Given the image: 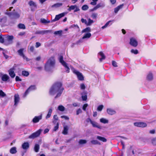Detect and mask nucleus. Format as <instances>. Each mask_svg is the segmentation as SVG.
<instances>
[{
  "label": "nucleus",
  "instance_id": "f257e3e1",
  "mask_svg": "<svg viewBox=\"0 0 156 156\" xmlns=\"http://www.w3.org/2000/svg\"><path fill=\"white\" fill-rule=\"evenodd\" d=\"M64 90L62 83L61 81H56L51 87L49 93L51 95H54L56 93H57L55 97L56 99L61 96Z\"/></svg>",
  "mask_w": 156,
  "mask_h": 156
},
{
  "label": "nucleus",
  "instance_id": "20e7f679",
  "mask_svg": "<svg viewBox=\"0 0 156 156\" xmlns=\"http://www.w3.org/2000/svg\"><path fill=\"white\" fill-rule=\"evenodd\" d=\"M36 89V87L35 85H32L30 86L26 90L23 95V97H25L31 91L34 90Z\"/></svg>",
  "mask_w": 156,
  "mask_h": 156
},
{
  "label": "nucleus",
  "instance_id": "bb28decb",
  "mask_svg": "<svg viewBox=\"0 0 156 156\" xmlns=\"http://www.w3.org/2000/svg\"><path fill=\"white\" fill-rule=\"evenodd\" d=\"M10 153L12 154H14L16 153L17 151L15 147H13L11 148L10 150Z\"/></svg>",
  "mask_w": 156,
  "mask_h": 156
},
{
  "label": "nucleus",
  "instance_id": "680f3d73",
  "mask_svg": "<svg viewBox=\"0 0 156 156\" xmlns=\"http://www.w3.org/2000/svg\"><path fill=\"white\" fill-rule=\"evenodd\" d=\"M4 42V38L1 35H0V43H3Z\"/></svg>",
  "mask_w": 156,
  "mask_h": 156
},
{
  "label": "nucleus",
  "instance_id": "0e129e2a",
  "mask_svg": "<svg viewBox=\"0 0 156 156\" xmlns=\"http://www.w3.org/2000/svg\"><path fill=\"white\" fill-rule=\"evenodd\" d=\"M88 104H84L83 106V109L84 111H85L86 110V108Z\"/></svg>",
  "mask_w": 156,
  "mask_h": 156
},
{
  "label": "nucleus",
  "instance_id": "9d476101",
  "mask_svg": "<svg viewBox=\"0 0 156 156\" xmlns=\"http://www.w3.org/2000/svg\"><path fill=\"white\" fill-rule=\"evenodd\" d=\"M72 10H74V12H75L80 11L79 8L76 5H72L69 7L68 9V10L69 11H71Z\"/></svg>",
  "mask_w": 156,
  "mask_h": 156
},
{
  "label": "nucleus",
  "instance_id": "aec40b11",
  "mask_svg": "<svg viewBox=\"0 0 156 156\" xmlns=\"http://www.w3.org/2000/svg\"><path fill=\"white\" fill-rule=\"evenodd\" d=\"M29 145L28 142H24L22 145V147L24 149H27L29 148Z\"/></svg>",
  "mask_w": 156,
  "mask_h": 156
},
{
  "label": "nucleus",
  "instance_id": "9b49d317",
  "mask_svg": "<svg viewBox=\"0 0 156 156\" xmlns=\"http://www.w3.org/2000/svg\"><path fill=\"white\" fill-rule=\"evenodd\" d=\"M42 115L41 114L38 116H35L33 119L32 122L33 123H37L40 120L42 119Z\"/></svg>",
  "mask_w": 156,
  "mask_h": 156
},
{
  "label": "nucleus",
  "instance_id": "a878e982",
  "mask_svg": "<svg viewBox=\"0 0 156 156\" xmlns=\"http://www.w3.org/2000/svg\"><path fill=\"white\" fill-rule=\"evenodd\" d=\"M97 138L98 140L103 141V142H106L107 141V139L105 137H101L100 136H97Z\"/></svg>",
  "mask_w": 156,
  "mask_h": 156
},
{
  "label": "nucleus",
  "instance_id": "0eeeda50",
  "mask_svg": "<svg viewBox=\"0 0 156 156\" xmlns=\"http://www.w3.org/2000/svg\"><path fill=\"white\" fill-rule=\"evenodd\" d=\"M129 44L132 46L136 47L138 45V42L135 39L132 37L130 38Z\"/></svg>",
  "mask_w": 156,
  "mask_h": 156
},
{
  "label": "nucleus",
  "instance_id": "cd10ccee",
  "mask_svg": "<svg viewBox=\"0 0 156 156\" xmlns=\"http://www.w3.org/2000/svg\"><path fill=\"white\" fill-rule=\"evenodd\" d=\"M52 112V109L51 108H50L49 110V111L48 114H47L46 117V119H47L49 118L51 115V114Z\"/></svg>",
  "mask_w": 156,
  "mask_h": 156
},
{
  "label": "nucleus",
  "instance_id": "4d7b16f0",
  "mask_svg": "<svg viewBox=\"0 0 156 156\" xmlns=\"http://www.w3.org/2000/svg\"><path fill=\"white\" fill-rule=\"evenodd\" d=\"M112 66L115 67H117L118 66L117 62L115 61H112Z\"/></svg>",
  "mask_w": 156,
  "mask_h": 156
},
{
  "label": "nucleus",
  "instance_id": "4468645a",
  "mask_svg": "<svg viewBox=\"0 0 156 156\" xmlns=\"http://www.w3.org/2000/svg\"><path fill=\"white\" fill-rule=\"evenodd\" d=\"M20 99L19 96L18 94L14 95V105H16L18 103Z\"/></svg>",
  "mask_w": 156,
  "mask_h": 156
},
{
  "label": "nucleus",
  "instance_id": "37998d69",
  "mask_svg": "<svg viewBox=\"0 0 156 156\" xmlns=\"http://www.w3.org/2000/svg\"><path fill=\"white\" fill-rule=\"evenodd\" d=\"M88 8V6L86 5H83L82 7V10L84 11L87 10Z\"/></svg>",
  "mask_w": 156,
  "mask_h": 156
},
{
  "label": "nucleus",
  "instance_id": "6ab92c4d",
  "mask_svg": "<svg viewBox=\"0 0 156 156\" xmlns=\"http://www.w3.org/2000/svg\"><path fill=\"white\" fill-rule=\"evenodd\" d=\"M28 4L30 6H33L35 8H37V5L33 1L30 0L28 2Z\"/></svg>",
  "mask_w": 156,
  "mask_h": 156
},
{
  "label": "nucleus",
  "instance_id": "5fc2aeb1",
  "mask_svg": "<svg viewBox=\"0 0 156 156\" xmlns=\"http://www.w3.org/2000/svg\"><path fill=\"white\" fill-rule=\"evenodd\" d=\"M6 96V94L2 90H0V96L2 97H4Z\"/></svg>",
  "mask_w": 156,
  "mask_h": 156
},
{
  "label": "nucleus",
  "instance_id": "6e6d98bb",
  "mask_svg": "<svg viewBox=\"0 0 156 156\" xmlns=\"http://www.w3.org/2000/svg\"><path fill=\"white\" fill-rule=\"evenodd\" d=\"M14 37L12 35L8 36L7 37V39L9 41H12Z\"/></svg>",
  "mask_w": 156,
  "mask_h": 156
},
{
  "label": "nucleus",
  "instance_id": "8fccbe9b",
  "mask_svg": "<svg viewBox=\"0 0 156 156\" xmlns=\"http://www.w3.org/2000/svg\"><path fill=\"white\" fill-rule=\"evenodd\" d=\"M131 52L132 53L136 55L138 53V51L137 49L134 50L132 49L131 50Z\"/></svg>",
  "mask_w": 156,
  "mask_h": 156
},
{
  "label": "nucleus",
  "instance_id": "f3484780",
  "mask_svg": "<svg viewBox=\"0 0 156 156\" xmlns=\"http://www.w3.org/2000/svg\"><path fill=\"white\" fill-rule=\"evenodd\" d=\"M153 74L151 72H149L147 75V80L148 81H151L153 79Z\"/></svg>",
  "mask_w": 156,
  "mask_h": 156
},
{
  "label": "nucleus",
  "instance_id": "473e14b6",
  "mask_svg": "<svg viewBox=\"0 0 156 156\" xmlns=\"http://www.w3.org/2000/svg\"><path fill=\"white\" fill-rule=\"evenodd\" d=\"M100 122L102 123L105 124L107 123L108 122V120L104 118H101L100 119Z\"/></svg>",
  "mask_w": 156,
  "mask_h": 156
},
{
  "label": "nucleus",
  "instance_id": "ddd939ff",
  "mask_svg": "<svg viewBox=\"0 0 156 156\" xmlns=\"http://www.w3.org/2000/svg\"><path fill=\"white\" fill-rule=\"evenodd\" d=\"M2 80L4 82H6L9 81V77L6 74H3L1 77Z\"/></svg>",
  "mask_w": 156,
  "mask_h": 156
},
{
  "label": "nucleus",
  "instance_id": "79ce46f5",
  "mask_svg": "<svg viewBox=\"0 0 156 156\" xmlns=\"http://www.w3.org/2000/svg\"><path fill=\"white\" fill-rule=\"evenodd\" d=\"M56 123V125L54 127V129H53V131H57L58 129L59 128V123L58 122H57Z\"/></svg>",
  "mask_w": 156,
  "mask_h": 156
},
{
  "label": "nucleus",
  "instance_id": "72a5a7b5",
  "mask_svg": "<svg viewBox=\"0 0 156 156\" xmlns=\"http://www.w3.org/2000/svg\"><path fill=\"white\" fill-rule=\"evenodd\" d=\"M22 74L24 76H27L29 75V73L28 72L24 70L22 71Z\"/></svg>",
  "mask_w": 156,
  "mask_h": 156
},
{
  "label": "nucleus",
  "instance_id": "c03bdc74",
  "mask_svg": "<svg viewBox=\"0 0 156 156\" xmlns=\"http://www.w3.org/2000/svg\"><path fill=\"white\" fill-rule=\"evenodd\" d=\"M88 22H87V26L90 25L91 24L93 23L94 22L93 20H91L90 18L88 19Z\"/></svg>",
  "mask_w": 156,
  "mask_h": 156
},
{
  "label": "nucleus",
  "instance_id": "338daca9",
  "mask_svg": "<svg viewBox=\"0 0 156 156\" xmlns=\"http://www.w3.org/2000/svg\"><path fill=\"white\" fill-rule=\"evenodd\" d=\"M82 111L80 108L78 109L76 111V114L77 115H78L80 113H81Z\"/></svg>",
  "mask_w": 156,
  "mask_h": 156
},
{
  "label": "nucleus",
  "instance_id": "ea45409f",
  "mask_svg": "<svg viewBox=\"0 0 156 156\" xmlns=\"http://www.w3.org/2000/svg\"><path fill=\"white\" fill-rule=\"evenodd\" d=\"M91 143L93 144H100V143L98 140H93L91 141Z\"/></svg>",
  "mask_w": 156,
  "mask_h": 156
},
{
  "label": "nucleus",
  "instance_id": "7c9ffc66",
  "mask_svg": "<svg viewBox=\"0 0 156 156\" xmlns=\"http://www.w3.org/2000/svg\"><path fill=\"white\" fill-rule=\"evenodd\" d=\"M62 66H64L66 68V72L67 73H69L70 71V69L68 66L67 63H66Z\"/></svg>",
  "mask_w": 156,
  "mask_h": 156
},
{
  "label": "nucleus",
  "instance_id": "58836bf2",
  "mask_svg": "<svg viewBox=\"0 0 156 156\" xmlns=\"http://www.w3.org/2000/svg\"><path fill=\"white\" fill-rule=\"evenodd\" d=\"M87 141L86 140L81 139L79 140V143L80 144H85L87 143Z\"/></svg>",
  "mask_w": 156,
  "mask_h": 156
},
{
  "label": "nucleus",
  "instance_id": "774afa93",
  "mask_svg": "<svg viewBox=\"0 0 156 156\" xmlns=\"http://www.w3.org/2000/svg\"><path fill=\"white\" fill-rule=\"evenodd\" d=\"M41 45V43L39 42H37L36 43L35 47L36 48H37L39 47Z\"/></svg>",
  "mask_w": 156,
  "mask_h": 156
},
{
  "label": "nucleus",
  "instance_id": "393cba45",
  "mask_svg": "<svg viewBox=\"0 0 156 156\" xmlns=\"http://www.w3.org/2000/svg\"><path fill=\"white\" fill-rule=\"evenodd\" d=\"M59 61L61 63L62 65L66 63V62L64 61L63 59V57L62 55H60L59 58Z\"/></svg>",
  "mask_w": 156,
  "mask_h": 156
},
{
  "label": "nucleus",
  "instance_id": "dca6fc26",
  "mask_svg": "<svg viewBox=\"0 0 156 156\" xmlns=\"http://www.w3.org/2000/svg\"><path fill=\"white\" fill-rule=\"evenodd\" d=\"M91 124L94 127L97 128L99 129H101V127L95 122L91 121Z\"/></svg>",
  "mask_w": 156,
  "mask_h": 156
},
{
  "label": "nucleus",
  "instance_id": "2f4dec72",
  "mask_svg": "<svg viewBox=\"0 0 156 156\" xmlns=\"http://www.w3.org/2000/svg\"><path fill=\"white\" fill-rule=\"evenodd\" d=\"M62 3H56L55 4L51 6V7H55L58 8L60 7L62 5Z\"/></svg>",
  "mask_w": 156,
  "mask_h": 156
},
{
  "label": "nucleus",
  "instance_id": "603ef678",
  "mask_svg": "<svg viewBox=\"0 0 156 156\" xmlns=\"http://www.w3.org/2000/svg\"><path fill=\"white\" fill-rule=\"evenodd\" d=\"M111 21L110 20L108 21L105 24V25L101 27L102 29H104L106 27L109 25Z\"/></svg>",
  "mask_w": 156,
  "mask_h": 156
},
{
  "label": "nucleus",
  "instance_id": "f8f14e48",
  "mask_svg": "<svg viewBox=\"0 0 156 156\" xmlns=\"http://www.w3.org/2000/svg\"><path fill=\"white\" fill-rule=\"evenodd\" d=\"M14 68L13 67L12 68L8 70L9 75L12 78H14L15 76H16V74L14 72Z\"/></svg>",
  "mask_w": 156,
  "mask_h": 156
},
{
  "label": "nucleus",
  "instance_id": "423d86ee",
  "mask_svg": "<svg viewBox=\"0 0 156 156\" xmlns=\"http://www.w3.org/2000/svg\"><path fill=\"white\" fill-rule=\"evenodd\" d=\"M73 73L77 76L79 80L82 81L84 80V77L81 73L75 69L73 70Z\"/></svg>",
  "mask_w": 156,
  "mask_h": 156
},
{
  "label": "nucleus",
  "instance_id": "bf43d9fd",
  "mask_svg": "<svg viewBox=\"0 0 156 156\" xmlns=\"http://www.w3.org/2000/svg\"><path fill=\"white\" fill-rule=\"evenodd\" d=\"M82 100L83 101H86L87 99V95H85L84 96H82Z\"/></svg>",
  "mask_w": 156,
  "mask_h": 156
},
{
  "label": "nucleus",
  "instance_id": "de8ad7c7",
  "mask_svg": "<svg viewBox=\"0 0 156 156\" xmlns=\"http://www.w3.org/2000/svg\"><path fill=\"white\" fill-rule=\"evenodd\" d=\"M62 30H60L55 31L54 33V34L55 35L59 34L61 35L62 34Z\"/></svg>",
  "mask_w": 156,
  "mask_h": 156
},
{
  "label": "nucleus",
  "instance_id": "4be33fe9",
  "mask_svg": "<svg viewBox=\"0 0 156 156\" xmlns=\"http://www.w3.org/2000/svg\"><path fill=\"white\" fill-rule=\"evenodd\" d=\"M12 15L16 18H18L20 17V15L17 12H15V9L13 10Z\"/></svg>",
  "mask_w": 156,
  "mask_h": 156
},
{
  "label": "nucleus",
  "instance_id": "7ed1b4c3",
  "mask_svg": "<svg viewBox=\"0 0 156 156\" xmlns=\"http://www.w3.org/2000/svg\"><path fill=\"white\" fill-rule=\"evenodd\" d=\"M41 129H39L36 132L32 133L31 134L28 136L29 139H34L36 137H38L40 135Z\"/></svg>",
  "mask_w": 156,
  "mask_h": 156
},
{
  "label": "nucleus",
  "instance_id": "f03ea898",
  "mask_svg": "<svg viewBox=\"0 0 156 156\" xmlns=\"http://www.w3.org/2000/svg\"><path fill=\"white\" fill-rule=\"evenodd\" d=\"M55 63V61L54 57H51L48 60L46 63L44 67L45 69L46 70H48L49 66H54Z\"/></svg>",
  "mask_w": 156,
  "mask_h": 156
},
{
  "label": "nucleus",
  "instance_id": "c756f323",
  "mask_svg": "<svg viewBox=\"0 0 156 156\" xmlns=\"http://www.w3.org/2000/svg\"><path fill=\"white\" fill-rule=\"evenodd\" d=\"M17 27L19 28L20 29H26L25 26L23 24L19 23L18 24Z\"/></svg>",
  "mask_w": 156,
  "mask_h": 156
},
{
  "label": "nucleus",
  "instance_id": "a211bd4d",
  "mask_svg": "<svg viewBox=\"0 0 156 156\" xmlns=\"http://www.w3.org/2000/svg\"><path fill=\"white\" fill-rule=\"evenodd\" d=\"M103 6V5L102 3H99L98 4L95 6L92 9H91L92 11H94V10H96L97 9Z\"/></svg>",
  "mask_w": 156,
  "mask_h": 156
},
{
  "label": "nucleus",
  "instance_id": "69168bd1",
  "mask_svg": "<svg viewBox=\"0 0 156 156\" xmlns=\"http://www.w3.org/2000/svg\"><path fill=\"white\" fill-rule=\"evenodd\" d=\"M15 80L16 81H22V80L18 76H16Z\"/></svg>",
  "mask_w": 156,
  "mask_h": 156
},
{
  "label": "nucleus",
  "instance_id": "b1692460",
  "mask_svg": "<svg viewBox=\"0 0 156 156\" xmlns=\"http://www.w3.org/2000/svg\"><path fill=\"white\" fill-rule=\"evenodd\" d=\"M91 34L90 33H88L85 34L82 37V39L89 38L91 37Z\"/></svg>",
  "mask_w": 156,
  "mask_h": 156
},
{
  "label": "nucleus",
  "instance_id": "4c0bfd02",
  "mask_svg": "<svg viewBox=\"0 0 156 156\" xmlns=\"http://www.w3.org/2000/svg\"><path fill=\"white\" fill-rule=\"evenodd\" d=\"M91 31V29L90 27H87L86 28L82 30V32L84 33V32H90Z\"/></svg>",
  "mask_w": 156,
  "mask_h": 156
},
{
  "label": "nucleus",
  "instance_id": "f704fd0d",
  "mask_svg": "<svg viewBox=\"0 0 156 156\" xmlns=\"http://www.w3.org/2000/svg\"><path fill=\"white\" fill-rule=\"evenodd\" d=\"M46 33L45 31H37L35 33V34H44Z\"/></svg>",
  "mask_w": 156,
  "mask_h": 156
},
{
  "label": "nucleus",
  "instance_id": "3c124183",
  "mask_svg": "<svg viewBox=\"0 0 156 156\" xmlns=\"http://www.w3.org/2000/svg\"><path fill=\"white\" fill-rule=\"evenodd\" d=\"M28 49L30 52H33L34 50V47L33 46H30L28 48Z\"/></svg>",
  "mask_w": 156,
  "mask_h": 156
},
{
  "label": "nucleus",
  "instance_id": "a19ab883",
  "mask_svg": "<svg viewBox=\"0 0 156 156\" xmlns=\"http://www.w3.org/2000/svg\"><path fill=\"white\" fill-rule=\"evenodd\" d=\"M58 109L61 111H63L65 110V107L62 105H59L58 107Z\"/></svg>",
  "mask_w": 156,
  "mask_h": 156
},
{
  "label": "nucleus",
  "instance_id": "a18cd8bd",
  "mask_svg": "<svg viewBox=\"0 0 156 156\" xmlns=\"http://www.w3.org/2000/svg\"><path fill=\"white\" fill-rule=\"evenodd\" d=\"M98 16V14L97 13H93L92 14L91 17L93 19H96L97 17Z\"/></svg>",
  "mask_w": 156,
  "mask_h": 156
},
{
  "label": "nucleus",
  "instance_id": "49530a36",
  "mask_svg": "<svg viewBox=\"0 0 156 156\" xmlns=\"http://www.w3.org/2000/svg\"><path fill=\"white\" fill-rule=\"evenodd\" d=\"M103 108V105H100L98 106L97 108V110L99 111H101L102 110Z\"/></svg>",
  "mask_w": 156,
  "mask_h": 156
},
{
  "label": "nucleus",
  "instance_id": "864d4df0",
  "mask_svg": "<svg viewBox=\"0 0 156 156\" xmlns=\"http://www.w3.org/2000/svg\"><path fill=\"white\" fill-rule=\"evenodd\" d=\"M92 2L90 3V4L93 5H96L97 4V2L98 0H92Z\"/></svg>",
  "mask_w": 156,
  "mask_h": 156
},
{
  "label": "nucleus",
  "instance_id": "052dcab7",
  "mask_svg": "<svg viewBox=\"0 0 156 156\" xmlns=\"http://www.w3.org/2000/svg\"><path fill=\"white\" fill-rule=\"evenodd\" d=\"M61 117L62 119H65V120H69V118L66 116H65V115L61 116Z\"/></svg>",
  "mask_w": 156,
  "mask_h": 156
},
{
  "label": "nucleus",
  "instance_id": "2eb2a0df",
  "mask_svg": "<svg viewBox=\"0 0 156 156\" xmlns=\"http://www.w3.org/2000/svg\"><path fill=\"white\" fill-rule=\"evenodd\" d=\"M107 113L110 115H113L115 114L116 113V111L112 108H107Z\"/></svg>",
  "mask_w": 156,
  "mask_h": 156
},
{
  "label": "nucleus",
  "instance_id": "412c9836",
  "mask_svg": "<svg viewBox=\"0 0 156 156\" xmlns=\"http://www.w3.org/2000/svg\"><path fill=\"white\" fill-rule=\"evenodd\" d=\"M68 127L67 126H65L63 127V130L62 131V133L66 135L68 134Z\"/></svg>",
  "mask_w": 156,
  "mask_h": 156
},
{
  "label": "nucleus",
  "instance_id": "39448f33",
  "mask_svg": "<svg viewBox=\"0 0 156 156\" xmlns=\"http://www.w3.org/2000/svg\"><path fill=\"white\" fill-rule=\"evenodd\" d=\"M24 50V48H21L19 50H18L17 51L18 54L20 56L22 57L24 59L26 60L27 61H29V59L25 56L24 54L23 51Z\"/></svg>",
  "mask_w": 156,
  "mask_h": 156
},
{
  "label": "nucleus",
  "instance_id": "e2e57ef3",
  "mask_svg": "<svg viewBox=\"0 0 156 156\" xmlns=\"http://www.w3.org/2000/svg\"><path fill=\"white\" fill-rule=\"evenodd\" d=\"M81 21L82 23H84L85 24L87 25V22L86 20L82 18L81 19Z\"/></svg>",
  "mask_w": 156,
  "mask_h": 156
},
{
  "label": "nucleus",
  "instance_id": "09e8293b",
  "mask_svg": "<svg viewBox=\"0 0 156 156\" xmlns=\"http://www.w3.org/2000/svg\"><path fill=\"white\" fill-rule=\"evenodd\" d=\"M151 143L153 145L156 146V137L153 138L151 140Z\"/></svg>",
  "mask_w": 156,
  "mask_h": 156
},
{
  "label": "nucleus",
  "instance_id": "e433bc0d",
  "mask_svg": "<svg viewBox=\"0 0 156 156\" xmlns=\"http://www.w3.org/2000/svg\"><path fill=\"white\" fill-rule=\"evenodd\" d=\"M41 23H50L49 20H46L44 18H41Z\"/></svg>",
  "mask_w": 156,
  "mask_h": 156
},
{
  "label": "nucleus",
  "instance_id": "6e6552de",
  "mask_svg": "<svg viewBox=\"0 0 156 156\" xmlns=\"http://www.w3.org/2000/svg\"><path fill=\"white\" fill-rule=\"evenodd\" d=\"M134 126L139 127H145L147 126V124L144 122H135L134 123Z\"/></svg>",
  "mask_w": 156,
  "mask_h": 156
},
{
  "label": "nucleus",
  "instance_id": "1a4fd4ad",
  "mask_svg": "<svg viewBox=\"0 0 156 156\" xmlns=\"http://www.w3.org/2000/svg\"><path fill=\"white\" fill-rule=\"evenodd\" d=\"M66 14L65 12L60 13L58 15H56L54 19L52 20L51 22H55L59 20L61 18L64 16Z\"/></svg>",
  "mask_w": 156,
  "mask_h": 156
},
{
  "label": "nucleus",
  "instance_id": "5701e85b",
  "mask_svg": "<svg viewBox=\"0 0 156 156\" xmlns=\"http://www.w3.org/2000/svg\"><path fill=\"white\" fill-rule=\"evenodd\" d=\"M99 54L101 57V58L99 59L100 62H101L103 60L105 59V56L102 51L100 52L99 53Z\"/></svg>",
  "mask_w": 156,
  "mask_h": 156
},
{
  "label": "nucleus",
  "instance_id": "13d9d810",
  "mask_svg": "<svg viewBox=\"0 0 156 156\" xmlns=\"http://www.w3.org/2000/svg\"><path fill=\"white\" fill-rule=\"evenodd\" d=\"M80 88L81 90H84L85 89L86 87L83 83H82L80 85Z\"/></svg>",
  "mask_w": 156,
  "mask_h": 156
},
{
  "label": "nucleus",
  "instance_id": "c85d7f7f",
  "mask_svg": "<svg viewBox=\"0 0 156 156\" xmlns=\"http://www.w3.org/2000/svg\"><path fill=\"white\" fill-rule=\"evenodd\" d=\"M40 149V146L38 144H36L35 145L34 147V150L36 152L39 151Z\"/></svg>",
  "mask_w": 156,
  "mask_h": 156
},
{
  "label": "nucleus",
  "instance_id": "c9c22d12",
  "mask_svg": "<svg viewBox=\"0 0 156 156\" xmlns=\"http://www.w3.org/2000/svg\"><path fill=\"white\" fill-rule=\"evenodd\" d=\"M54 120L53 121V123L55 124L57 123V121L58 120V118L57 115H55L53 116Z\"/></svg>",
  "mask_w": 156,
  "mask_h": 156
}]
</instances>
